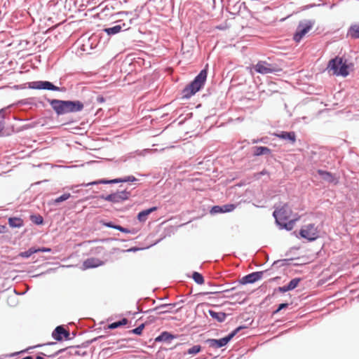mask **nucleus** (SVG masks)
Instances as JSON below:
<instances>
[{
    "instance_id": "5fc2aeb1",
    "label": "nucleus",
    "mask_w": 359,
    "mask_h": 359,
    "mask_svg": "<svg viewBox=\"0 0 359 359\" xmlns=\"http://www.w3.org/2000/svg\"><path fill=\"white\" fill-rule=\"evenodd\" d=\"M114 229H118L121 231H123V232H129L128 230L126 229H123V227L120 226H116V225H114Z\"/></svg>"
},
{
    "instance_id": "1a4fd4ad",
    "label": "nucleus",
    "mask_w": 359,
    "mask_h": 359,
    "mask_svg": "<svg viewBox=\"0 0 359 359\" xmlns=\"http://www.w3.org/2000/svg\"><path fill=\"white\" fill-rule=\"evenodd\" d=\"M98 36L97 34H94L87 39H83V43L81 45V50L87 53H90V50L99 46L97 44Z\"/></svg>"
},
{
    "instance_id": "58836bf2",
    "label": "nucleus",
    "mask_w": 359,
    "mask_h": 359,
    "mask_svg": "<svg viewBox=\"0 0 359 359\" xmlns=\"http://www.w3.org/2000/svg\"><path fill=\"white\" fill-rule=\"evenodd\" d=\"M223 212H229L233 211L236 208V205L234 204H226L222 206Z\"/></svg>"
},
{
    "instance_id": "f257e3e1",
    "label": "nucleus",
    "mask_w": 359,
    "mask_h": 359,
    "mask_svg": "<svg viewBox=\"0 0 359 359\" xmlns=\"http://www.w3.org/2000/svg\"><path fill=\"white\" fill-rule=\"evenodd\" d=\"M207 70L203 69L194 80L182 90V96L184 98H189L196 93L200 90L203 86L207 78Z\"/></svg>"
},
{
    "instance_id": "4c0bfd02",
    "label": "nucleus",
    "mask_w": 359,
    "mask_h": 359,
    "mask_svg": "<svg viewBox=\"0 0 359 359\" xmlns=\"http://www.w3.org/2000/svg\"><path fill=\"white\" fill-rule=\"evenodd\" d=\"M144 324L142 323L141 324L140 326H138L137 327L133 329V330H131L129 331L130 333H133V334H137V335H141L142 333V331L144 328Z\"/></svg>"
},
{
    "instance_id": "bb28decb",
    "label": "nucleus",
    "mask_w": 359,
    "mask_h": 359,
    "mask_svg": "<svg viewBox=\"0 0 359 359\" xmlns=\"http://www.w3.org/2000/svg\"><path fill=\"white\" fill-rule=\"evenodd\" d=\"M209 313L212 318L217 320L219 322L224 321L226 317V313L223 312H215L210 310L209 311Z\"/></svg>"
},
{
    "instance_id": "cd10ccee",
    "label": "nucleus",
    "mask_w": 359,
    "mask_h": 359,
    "mask_svg": "<svg viewBox=\"0 0 359 359\" xmlns=\"http://www.w3.org/2000/svg\"><path fill=\"white\" fill-rule=\"evenodd\" d=\"M30 220L36 225H42L44 222L43 217L39 214L30 215Z\"/></svg>"
},
{
    "instance_id": "f8f14e48",
    "label": "nucleus",
    "mask_w": 359,
    "mask_h": 359,
    "mask_svg": "<svg viewBox=\"0 0 359 359\" xmlns=\"http://www.w3.org/2000/svg\"><path fill=\"white\" fill-rule=\"evenodd\" d=\"M84 108L83 103L80 100H67V114L81 111Z\"/></svg>"
},
{
    "instance_id": "6e6552de",
    "label": "nucleus",
    "mask_w": 359,
    "mask_h": 359,
    "mask_svg": "<svg viewBox=\"0 0 359 359\" xmlns=\"http://www.w3.org/2000/svg\"><path fill=\"white\" fill-rule=\"evenodd\" d=\"M240 328H237L233 332L230 333L228 336L223 337L219 339H210L207 340V343L208 344L210 347L213 348H219L224 346L228 344V342L233 337V336L237 333L238 330Z\"/></svg>"
},
{
    "instance_id": "79ce46f5",
    "label": "nucleus",
    "mask_w": 359,
    "mask_h": 359,
    "mask_svg": "<svg viewBox=\"0 0 359 359\" xmlns=\"http://www.w3.org/2000/svg\"><path fill=\"white\" fill-rule=\"evenodd\" d=\"M100 32L104 33V34L109 35V36H112V27L104 28V29H101L100 31Z\"/></svg>"
},
{
    "instance_id": "7ed1b4c3",
    "label": "nucleus",
    "mask_w": 359,
    "mask_h": 359,
    "mask_svg": "<svg viewBox=\"0 0 359 359\" xmlns=\"http://www.w3.org/2000/svg\"><path fill=\"white\" fill-rule=\"evenodd\" d=\"M329 72H332V74L337 76H342L344 77L348 75V65L342 57H336L331 60L327 66Z\"/></svg>"
},
{
    "instance_id": "9d476101",
    "label": "nucleus",
    "mask_w": 359,
    "mask_h": 359,
    "mask_svg": "<svg viewBox=\"0 0 359 359\" xmlns=\"http://www.w3.org/2000/svg\"><path fill=\"white\" fill-rule=\"evenodd\" d=\"M52 337L57 341H61L64 339L66 340L71 339L69 331L66 330L62 325H58L55 328L52 332Z\"/></svg>"
},
{
    "instance_id": "39448f33",
    "label": "nucleus",
    "mask_w": 359,
    "mask_h": 359,
    "mask_svg": "<svg viewBox=\"0 0 359 359\" xmlns=\"http://www.w3.org/2000/svg\"><path fill=\"white\" fill-rule=\"evenodd\" d=\"M45 100L50 104L53 110L57 116L67 114V100L50 99L48 97H45Z\"/></svg>"
},
{
    "instance_id": "9b49d317",
    "label": "nucleus",
    "mask_w": 359,
    "mask_h": 359,
    "mask_svg": "<svg viewBox=\"0 0 359 359\" xmlns=\"http://www.w3.org/2000/svg\"><path fill=\"white\" fill-rule=\"evenodd\" d=\"M300 235L304 238L313 241L317 237V230L313 224H309L301 229Z\"/></svg>"
},
{
    "instance_id": "680f3d73",
    "label": "nucleus",
    "mask_w": 359,
    "mask_h": 359,
    "mask_svg": "<svg viewBox=\"0 0 359 359\" xmlns=\"http://www.w3.org/2000/svg\"><path fill=\"white\" fill-rule=\"evenodd\" d=\"M107 328L109 329V330H112V323H109L108 322Z\"/></svg>"
},
{
    "instance_id": "473e14b6",
    "label": "nucleus",
    "mask_w": 359,
    "mask_h": 359,
    "mask_svg": "<svg viewBox=\"0 0 359 359\" xmlns=\"http://www.w3.org/2000/svg\"><path fill=\"white\" fill-rule=\"evenodd\" d=\"M174 338V337L167 332H163L159 337L156 338V341H169Z\"/></svg>"
},
{
    "instance_id": "a18cd8bd",
    "label": "nucleus",
    "mask_w": 359,
    "mask_h": 359,
    "mask_svg": "<svg viewBox=\"0 0 359 359\" xmlns=\"http://www.w3.org/2000/svg\"><path fill=\"white\" fill-rule=\"evenodd\" d=\"M211 212H213V213L223 212L222 206H219V205L213 206L212 208Z\"/></svg>"
},
{
    "instance_id": "e433bc0d",
    "label": "nucleus",
    "mask_w": 359,
    "mask_h": 359,
    "mask_svg": "<svg viewBox=\"0 0 359 359\" xmlns=\"http://www.w3.org/2000/svg\"><path fill=\"white\" fill-rule=\"evenodd\" d=\"M201 350L200 345H195L187 350V353L191 355H195L199 353Z\"/></svg>"
},
{
    "instance_id": "ddd939ff",
    "label": "nucleus",
    "mask_w": 359,
    "mask_h": 359,
    "mask_svg": "<svg viewBox=\"0 0 359 359\" xmlns=\"http://www.w3.org/2000/svg\"><path fill=\"white\" fill-rule=\"evenodd\" d=\"M100 7L101 10L97 15L100 20H105L112 17V6L109 8L108 4L104 6V3H102L100 5Z\"/></svg>"
},
{
    "instance_id": "2f4dec72",
    "label": "nucleus",
    "mask_w": 359,
    "mask_h": 359,
    "mask_svg": "<svg viewBox=\"0 0 359 359\" xmlns=\"http://www.w3.org/2000/svg\"><path fill=\"white\" fill-rule=\"evenodd\" d=\"M5 109H0V136H4Z\"/></svg>"
},
{
    "instance_id": "e2e57ef3",
    "label": "nucleus",
    "mask_w": 359,
    "mask_h": 359,
    "mask_svg": "<svg viewBox=\"0 0 359 359\" xmlns=\"http://www.w3.org/2000/svg\"><path fill=\"white\" fill-rule=\"evenodd\" d=\"M55 344H56L55 342H49V343L46 344V345H49V346H50V345H55Z\"/></svg>"
},
{
    "instance_id": "aec40b11",
    "label": "nucleus",
    "mask_w": 359,
    "mask_h": 359,
    "mask_svg": "<svg viewBox=\"0 0 359 359\" xmlns=\"http://www.w3.org/2000/svg\"><path fill=\"white\" fill-rule=\"evenodd\" d=\"M157 210L156 207H153L149 209H147L140 212L137 215V219L140 222H144L147 219V217L151 212L156 211Z\"/></svg>"
},
{
    "instance_id": "37998d69",
    "label": "nucleus",
    "mask_w": 359,
    "mask_h": 359,
    "mask_svg": "<svg viewBox=\"0 0 359 359\" xmlns=\"http://www.w3.org/2000/svg\"><path fill=\"white\" fill-rule=\"evenodd\" d=\"M104 249L102 246L96 247L95 249L91 250L92 253L93 254H101L104 252Z\"/></svg>"
},
{
    "instance_id": "4d7b16f0",
    "label": "nucleus",
    "mask_w": 359,
    "mask_h": 359,
    "mask_svg": "<svg viewBox=\"0 0 359 359\" xmlns=\"http://www.w3.org/2000/svg\"><path fill=\"white\" fill-rule=\"evenodd\" d=\"M102 224L105 226H107L109 228H112V221H109L107 222H103Z\"/></svg>"
},
{
    "instance_id": "393cba45",
    "label": "nucleus",
    "mask_w": 359,
    "mask_h": 359,
    "mask_svg": "<svg viewBox=\"0 0 359 359\" xmlns=\"http://www.w3.org/2000/svg\"><path fill=\"white\" fill-rule=\"evenodd\" d=\"M174 307L172 304H163L156 307L154 311L156 314H163L170 312V310Z\"/></svg>"
},
{
    "instance_id": "bf43d9fd",
    "label": "nucleus",
    "mask_w": 359,
    "mask_h": 359,
    "mask_svg": "<svg viewBox=\"0 0 359 359\" xmlns=\"http://www.w3.org/2000/svg\"><path fill=\"white\" fill-rule=\"evenodd\" d=\"M38 103L40 106H41L43 107H45V106H46L45 103L43 101H39Z\"/></svg>"
},
{
    "instance_id": "7c9ffc66",
    "label": "nucleus",
    "mask_w": 359,
    "mask_h": 359,
    "mask_svg": "<svg viewBox=\"0 0 359 359\" xmlns=\"http://www.w3.org/2000/svg\"><path fill=\"white\" fill-rule=\"evenodd\" d=\"M137 179L134 176H126L123 178H115L114 179V184L119 182H132L136 181Z\"/></svg>"
},
{
    "instance_id": "c756f323",
    "label": "nucleus",
    "mask_w": 359,
    "mask_h": 359,
    "mask_svg": "<svg viewBox=\"0 0 359 359\" xmlns=\"http://www.w3.org/2000/svg\"><path fill=\"white\" fill-rule=\"evenodd\" d=\"M71 197V194L69 193H65L60 196L54 199L50 204L51 205H57L60 203L65 201Z\"/></svg>"
},
{
    "instance_id": "603ef678",
    "label": "nucleus",
    "mask_w": 359,
    "mask_h": 359,
    "mask_svg": "<svg viewBox=\"0 0 359 359\" xmlns=\"http://www.w3.org/2000/svg\"><path fill=\"white\" fill-rule=\"evenodd\" d=\"M8 230V228L6 225H0V233H6Z\"/></svg>"
},
{
    "instance_id": "4468645a",
    "label": "nucleus",
    "mask_w": 359,
    "mask_h": 359,
    "mask_svg": "<svg viewBox=\"0 0 359 359\" xmlns=\"http://www.w3.org/2000/svg\"><path fill=\"white\" fill-rule=\"evenodd\" d=\"M264 271H257L250 273L244 277L241 280L243 284L253 283L262 278Z\"/></svg>"
},
{
    "instance_id": "6e6d98bb",
    "label": "nucleus",
    "mask_w": 359,
    "mask_h": 359,
    "mask_svg": "<svg viewBox=\"0 0 359 359\" xmlns=\"http://www.w3.org/2000/svg\"><path fill=\"white\" fill-rule=\"evenodd\" d=\"M106 201H111L112 202V193L108 194L107 196L104 197L102 196Z\"/></svg>"
},
{
    "instance_id": "c85d7f7f",
    "label": "nucleus",
    "mask_w": 359,
    "mask_h": 359,
    "mask_svg": "<svg viewBox=\"0 0 359 359\" xmlns=\"http://www.w3.org/2000/svg\"><path fill=\"white\" fill-rule=\"evenodd\" d=\"M36 253V248L32 247L29 248L27 250L24 252H20L18 257H22V258H29L31 257L33 254Z\"/></svg>"
},
{
    "instance_id": "b1692460",
    "label": "nucleus",
    "mask_w": 359,
    "mask_h": 359,
    "mask_svg": "<svg viewBox=\"0 0 359 359\" xmlns=\"http://www.w3.org/2000/svg\"><path fill=\"white\" fill-rule=\"evenodd\" d=\"M347 34L351 39H359V25L355 24L351 25L348 30Z\"/></svg>"
},
{
    "instance_id": "f03ea898",
    "label": "nucleus",
    "mask_w": 359,
    "mask_h": 359,
    "mask_svg": "<svg viewBox=\"0 0 359 359\" xmlns=\"http://www.w3.org/2000/svg\"><path fill=\"white\" fill-rule=\"evenodd\" d=\"M273 216L279 224L284 226H286L287 222H290L295 221L299 217L297 214L292 213L291 206L289 203H285L280 208H277L273 212Z\"/></svg>"
},
{
    "instance_id": "a211bd4d",
    "label": "nucleus",
    "mask_w": 359,
    "mask_h": 359,
    "mask_svg": "<svg viewBox=\"0 0 359 359\" xmlns=\"http://www.w3.org/2000/svg\"><path fill=\"white\" fill-rule=\"evenodd\" d=\"M127 189L128 187H126L123 190H118L114 193V203L121 202L129 198L130 192L127 191Z\"/></svg>"
},
{
    "instance_id": "f3484780",
    "label": "nucleus",
    "mask_w": 359,
    "mask_h": 359,
    "mask_svg": "<svg viewBox=\"0 0 359 359\" xmlns=\"http://www.w3.org/2000/svg\"><path fill=\"white\" fill-rule=\"evenodd\" d=\"M318 173L320 175L322 179L329 183L338 184V179L335 177L331 172L323 170H318Z\"/></svg>"
},
{
    "instance_id": "72a5a7b5",
    "label": "nucleus",
    "mask_w": 359,
    "mask_h": 359,
    "mask_svg": "<svg viewBox=\"0 0 359 359\" xmlns=\"http://www.w3.org/2000/svg\"><path fill=\"white\" fill-rule=\"evenodd\" d=\"M192 278L194 280V281L199 285H202L204 283V278L203 276L198 272H194Z\"/></svg>"
},
{
    "instance_id": "4be33fe9",
    "label": "nucleus",
    "mask_w": 359,
    "mask_h": 359,
    "mask_svg": "<svg viewBox=\"0 0 359 359\" xmlns=\"http://www.w3.org/2000/svg\"><path fill=\"white\" fill-rule=\"evenodd\" d=\"M254 156L269 155L271 149L266 147H255L252 148Z\"/></svg>"
},
{
    "instance_id": "49530a36",
    "label": "nucleus",
    "mask_w": 359,
    "mask_h": 359,
    "mask_svg": "<svg viewBox=\"0 0 359 359\" xmlns=\"http://www.w3.org/2000/svg\"><path fill=\"white\" fill-rule=\"evenodd\" d=\"M288 306V304H286V303H284V304H280L278 309L273 312L274 313H278L280 310L283 309H285Z\"/></svg>"
},
{
    "instance_id": "20e7f679",
    "label": "nucleus",
    "mask_w": 359,
    "mask_h": 359,
    "mask_svg": "<svg viewBox=\"0 0 359 359\" xmlns=\"http://www.w3.org/2000/svg\"><path fill=\"white\" fill-rule=\"evenodd\" d=\"M26 84L29 88L34 90H45L62 93H65L67 90L65 87L57 86L49 81H34L27 82Z\"/></svg>"
},
{
    "instance_id": "0eeeda50",
    "label": "nucleus",
    "mask_w": 359,
    "mask_h": 359,
    "mask_svg": "<svg viewBox=\"0 0 359 359\" xmlns=\"http://www.w3.org/2000/svg\"><path fill=\"white\" fill-rule=\"evenodd\" d=\"M313 25L311 21L300 22L294 34L293 39L296 42H299L311 30Z\"/></svg>"
},
{
    "instance_id": "f704fd0d",
    "label": "nucleus",
    "mask_w": 359,
    "mask_h": 359,
    "mask_svg": "<svg viewBox=\"0 0 359 359\" xmlns=\"http://www.w3.org/2000/svg\"><path fill=\"white\" fill-rule=\"evenodd\" d=\"M300 280H301V279L299 278H296L291 280L287 285L289 289L290 290H294V288H296L298 286Z\"/></svg>"
},
{
    "instance_id": "052dcab7",
    "label": "nucleus",
    "mask_w": 359,
    "mask_h": 359,
    "mask_svg": "<svg viewBox=\"0 0 359 359\" xmlns=\"http://www.w3.org/2000/svg\"><path fill=\"white\" fill-rule=\"evenodd\" d=\"M22 359H34V358L32 355H27V356L22 358Z\"/></svg>"
},
{
    "instance_id": "6ab92c4d",
    "label": "nucleus",
    "mask_w": 359,
    "mask_h": 359,
    "mask_svg": "<svg viewBox=\"0 0 359 359\" xmlns=\"http://www.w3.org/2000/svg\"><path fill=\"white\" fill-rule=\"evenodd\" d=\"M276 136L280 139L287 140L292 144L296 141V134L294 132L283 131L279 134H276Z\"/></svg>"
},
{
    "instance_id": "c03bdc74",
    "label": "nucleus",
    "mask_w": 359,
    "mask_h": 359,
    "mask_svg": "<svg viewBox=\"0 0 359 359\" xmlns=\"http://www.w3.org/2000/svg\"><path fill=\"white\" fill-rule=\"evenodd\" d=\"M34 100V98H29V99H26V100H22L20 102L23 104H34V103H33ZM34 105L37 106L36 104H34Z\"/></svg>"
},
{
    "instance_id": "ea45409f",
    "label": "nucleus",
    "mask_w": 359,
    "mask_h": 359,
    "mask_svg": "<svg viewBox=\"0 0 359 359\" xmlns=\"http://www.w3.org/2000/svg\"><path fill=\"white\" fill-rule=\"evenodd\" d=\"M128 320L126 318H123L121 320H119L117 322H114V329L120 326H122V325H125L128 324Z\"/></svg>"
},
{
    "instance_id": "c9c22d12",
    "label": "nucleus",
    "mask_w": 359,
    "mask_h": 359,
    "mask_svg": "<svg viewBox=\"0 0 359 359\" xmlns=\"http://www.w3.org/2000/svg\"><path fill=\"white\" fill-rule=\"evenodd\" d=\"M42 345L41 344H39V345H36V346H30L26 349H24V350H22L20 351H18V352H15V353H11L9 355H6V356H8V357H13L15 355H19V354H21V353H24L25 352H27L29 351L30 349H32V348H36V347H40Z\"/></svg>"
},
{
    "instance_id": "412c9836",
    "label": "nucleus",
    "mask_w": 359,
    "mask_h": 359,
    "mask_svg": "<svg viewBox=\"0 0 359 359\" xmlns=\"http://www.w3.org/2000/svg\"><path fill=\"white\" fill-rule=\"evenodd\" d=\"M112 184V180H107V179L98 180H95V181H93V182H88V183H83L81 184L75 186V187H88V186L97 185V184Z\"/></svg>"
},
{
    "instance_id": "2eb2a0df",
    "label": "nucleus",
    "mask_w": 359,
    "mask_h": 359,
    "mask_svg": "<svg viewBox=\"0 0 359 359\" xmlns=\"http://www.w3.org/2000/svg\"><path fill=\"white\" fill-rule=\"evenodd\" d=\"M104 262L95 257H90L86 259L82 264L83 269H93L102 266Z\"/></svg>"
},
{
    "instance_id": "8fccbe9b",
    "label": "nucleus",
    "mask_w": 359,
    "mask_h": 359,
    "mask_svg": "<svg viewBox=\"0 0 359 359\" xmlns=\"http://www.w3.org/2000/svg\"><path fill=\"white\" fill-rule=\"evenodd\" d=\"M50 355V354H49V355ZM44 356L49 358L48 354L41 352L36 355L35 359H44Z\"/></svg>"
},
{
    "instance_id": "423d86ee",
    "label": "nucleus",
    "mask_w": 359,
    "mask_h": 359,
    "mask_svg": "<svg viewBox=\"0 0 359 359\" xmlns=\"http://www.w3.org/2000/svg\"><path fill=\"white\" fill-rule=\"evenodd\" d=\"M257 73L262 74L277 72L280 69L275 64H270L266 61H259L253 67Z\"/></svg>"
},
{
    "instance_id": "13d9d810",
    "label": "nucleus",
    "mask_w": 359,
    "mask_h": 359,
    "mask_svg": "<svg viewBox=\"0 0 359 359\" xmlns=\"http://www.w3.org/2000/svg\"><path fill=\"white\" fill-rule=\"evenodd\" d=\"M77 353H77V355H86V353L85 351H83V352L81 353V352H80L79 351H78V350H77Z\"/></svg>"
},
{
    "instance_id": "dca6fc26",
    "label": "nucleus",
    "mask_w": 359,
    "mask_h": 359,
    "mask_svg": "<svg viewBox=\"0 0 359 359\" xmlns=\"http://www.w3.org/2000/svg\"><path fill=\"white\" fill-rule=\"evenodd\" d=\"M63 352H66L67 354L69 355H77V353H77V347L70 346L68 348L59 349V350L56 351L55 352H54L53 353L48 355V357L50 358H54L56 356H57L59 354H60Z\"/></svg>"
},
{
    "instance_id": "de8ad7c7",
    "label": "nucleus",
    "mask_w": 359,
    "mask_h": 359,
    "mask_svg": "<svg viewBox=\"0 0 359 359\" xmlns=\"http://www.w3.org/2000/svg\"><path fill=\"white\" fill-rule=\"evenodd\" d=\"M52 271H53V269H49L46 272H42L41 273L34 275L32 277L33 278H38V277L42 276L43 275L46 274V273H50Z\"/></svg>"
},
{
    "instance_id": "5701e85b",
    "label": "nucleus",
    "mask_w": 359,
    "mask_h": 359,
    "mask_svg": "<svg viewBox=\"0 0 359 359\" xmlns=\"http://www.w3.org/2000/svg\"><path fill=\"white\" fill-rule=\"evenodd\" d=\"M8 221L12 228H20L24 225L23 220L20 217H9Z\"/></svg>"
},
{
    "instance_id": "a19ab883",
    "label": "nucleus",
    "mask_w": 359,
    "mask_h": 359,
    "mask_svg": "<svg viewBox=\"0 0 359 359\" xmlns=\"http://www.w3.org/2000/svg\"><path fill=\"white\" fill-rule=\"evenodd\" d=\"M36 253L37 252H52V249L50 248H46V247H41V248H36Z\"/></svg>"
},
{
    "instance_id": "3c124183",
    "label": "nucleus",
    "mask_w": 359,
    "mask_h": 359,
    "mask_svg": "<svg viewBox=\"0 0 359 359\" xmlns=\"http://www.w3.org/2000/svg\"><path fill=\"white\" fill-rule=\"evenodd\" d=\"M121 30V26L120 25H116L114 26V34L119 32Z\"/></svg>"
},
{
    "instance_id": "09e8293b",
    "label": "nucleus",
    "mask_w": 359,
    "mask_h": 359,
    "mask_svg": "<svg viewBox=\"0 0 359 359\" xmlns=\"http://www.w3.org/2000/svg\"><path fill=\"white\" fill-rule=\"evenodd\" d=\"M278 291H280L281 292H287V291L290 290L287 285H284L283 287H279L278 288Z\"/></svg>"
},
{
    "instance_id": "864d4df0",
    "label": "nucleus",
    "mask_w": 359,
    "mask_h": 359,
    "mask_svg": "<svg viewBox=\"0 0 359 359\" xmlns=\"http://www.w3.org/2000/svg\"><path fill=\"white\" fill-rule=\"evenodd\" d=\"M105 101V98L103 96L98 95L97 97V102L99 103H102Z\"/></svg>"
},
{
    "instance_id": "a878e982",
    "label": "nucleus",
    "mask_w": 359,
    "mask_h": 359,
    "mask_svg": "<svg viewBox=\"0 0 359 359\" xmlns=\"http://www.w3.org/2000/svg\"><path fill=\"white\" fill-rule=\"evenodd\" d=\"M97 36H98L97 44L101 48H103L106 43H109L111 38V36L101 32Z\"/></svg>"
}]
</instances>
